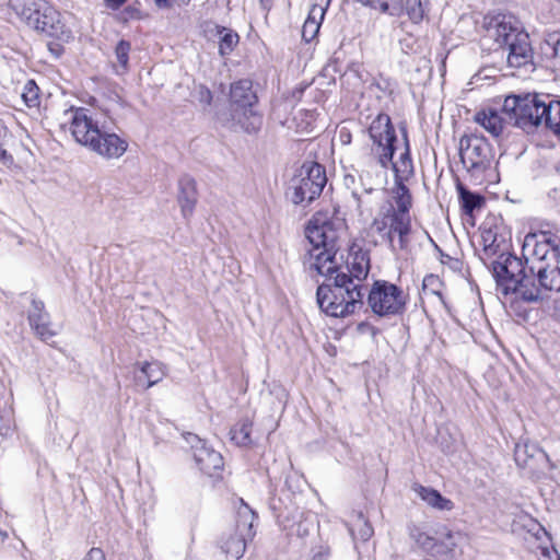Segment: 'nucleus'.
Returning <instances> with one entry per match:
<instances>
[{
	"mask_svg": "<svg viewBox=\"0 0 560 560\" xmlns=\"http://www.w3.org/2000/svg\"><path fill=\"white\" fill-rule=\"evenodd\" d=\"M349 278L353 283H359L364 280L370 271V258L366 253L359 252L352 256L351 261L347 262L346 267Z\"/></svg>",
	"mask_w": 560,
	"mask_h": 560,
	"instance_id": "nucleus-26",
	"label": "nucleus"
},
{
	"mask_svg": "<svg viewBox=\"0 0 560 560\" xmlns=\"http://www.w3.org/2000/svg\"><path fill=\"white\" fill-rule=\"evenodd\" d=\"M401 135L405 150L400 153L399 159L396 162L392 160L389 167H392L395 173V179L408 180L409 177L413 175V163L410 153L408 133L405 127L401 128Z\"/></svg>",
	"mask_w": 560,
	"mask_h": 560,
	"instance_id": "nucleus-23",
	"label": "nucleus"
},
{
	"mask_svg": "<svg viewBox=\"0 0 560 560\" xmlns=\"http://www.w3.org/2000/svg\"><path fill=\"white\" fill-rule=\"evenodd\" d=\"M326 183L323 165L316 162L305 163L300 174L291 180L288 196L294 205H310L320 196Z\"/></svg>",
	"mask_w": 560,
	"mask_h": 560,
	"instance_id": "nucleus-9",
	"label": "nucleus"
},
{
	"mask_svg": "<svg viewBox=\"0 0 560 560\" xmlns=\"http://www.w3.org/2000/svg\"><path fill=\"white\" fill-rule=\"evenodd\" d=\"M406 11L409 19L416 24L420 23L424 18V9L421 0H408Z\"/></svg>",
	"mask_w": 560,
	"mask_h": 560,
	"instance_id": "nucleus-38",
	"label": "nucleus"
},
{
	"mask_svg": "<svg viewBox=\"0 0 560 560\" xmlns=\"http://www.w3.org/2000/svg\"><path fill=\"white\" fill-rule=\"evenodd\" d=\"M514 459L518 467L535 469V463H548V455L536 444L517 443L514 448Z\"/></svg>",
	"mask_w": 560,
	"mask_h": 560,
	"instance_id": "nucleus-22",
	"label": "nucleus"
},
{
	"mask_svg": "<svg viewBox=\"0 0 560 560\" xmlns=\"http://www.w3.org/2000/svg\"><path fill=\"white\" fill-rule=\"evenodd\" d=\"M28 27L60 42L67 43L72 38V32L66 25L61 13L47 1L43 4Z\"/></svg>",
	"mask_w": 560,
	"mask_h": 560,
	"instance_id": "nucleus-13",
	"label": "nucleus"
},
{
	"mask_svg": "<svg viewBox=\"0 0 560 560\" xmlns=\"http://www.w3.org/2000/svg\"><path fill=\"white\" fill-rule=\"evenodd\" d=\"M38 92L39 89L33 80L25 83L22 92V98L28 107H35L38 105Z\"/></svg>",
	"mask_w": 560,
	"mask_h": 560,
	"instance_id": "nucleus-37",
	"label": "nucleus"
},
{
	"mask_svg": "<svg viewBox=\"0 0 560 560\" xmlns=\"http://www.w3.org/2000/svg\"><path fill=\"white\" fill-rule=\"evenodd\" d=\"M415 492L425 501L430 506L441 511H450L453 509V502L432 488H428L421 485H415Z\"/></svg>",
	"mask_w": 560,
	"mask_h": 560,
	"instance_id": "nucleus-27",
	"label": "nucleus"
},
{
	"mask_svg": "<svg viewBox=\"0 0 560 560\" xmlns=\"http://www.w3.org/2000/svg\"><path fill=\"white\" fill-rule=\"evenodd\" d=\"M553 555L556 556V560H560V556L558 555V552L555 549L550 550L549 548H542L541 549L542 558L539 560H551Z\"/></svg>",
	"mask_w": 560,
	"mask_h": 560,
	"instance_id": "nucleus-46",
	"label": "nucleus"
},
{
	"mask_svg": "<svg viewBox=\"0 0 560 560\" xmlns=\"http://www.w3.org/2000/svg\"><path fill=\"white\" fill-rule=\"evenodd\" d=\"M481 245L485 254L487 255H495L503 242V238L498 235V232L492 229H482L481 231Z\"/></svg>",
	"mask_w": 560,
	"mask_h": 560,
	"instance_id": "nucleus-36",
	"label": "nucleus"
},
{
	"mask_svg": "<svg viewBox=\"0 0 560 560\" xmlns=\"http://www.w3.org/2000/svg\"><path fill=\"white\" fill-rule=\"evenodd\" d=\"M260 1L264 4V7L267 8V4H266L265 0H260Z\"/></svg>",
	"mask_w": 560,
	"mask_h": 560,
	"instance_id": "nucleus-52",
	"label": "nucleus"
},
{
	"mask_svg": "<svg viewBox=\"0 0 560 560\" xmlns=\"http://www.w3.org/2000/svg\"><path fill=\"white\" fill-rule=\"evenodd\" d=\"M434 246L443 265L448 266L454 271H459L462 269L463 264L459 259L445 254L436 244H434Z\"/></svg>",
	"mask_w": 560,
	"mask_h": 560,
	"instance_id": "nucleus-41",
	"label": "nucleus"
},
{
	"mask_svg": "<svg viewBox=\"0 0 560 560\" xmlns=\"http://www.w3.org/2000/svg\"><path fill=\"white\" fill-rule=\"evenodd\" d=\"M46 0H8L9 7L27 26Z\"/></svg>",
	"mask_w": 560,
	"mask_h": 560,
	"instance_id": "nucleus-25",
	"label": "nucleus"
},
{
	"mask_svg": "<svg viewBox=\"0 0 560 560\" xmlns=\"http://www.w3.org/2000/svg\"><path fill=\"white\" fill-rule=\"evenodd\" d=\"M211 92L209 90H205L201 92V101H205L207 104H210L211 102Z\"/></svg>",
	"mask_w": 560,
	"mask_h": 560,
	"instance_id": "nucleus-51",
	"label": "nucleus"
},
{
	"mask_svg": "<svg viewBox=\"0 0 560 560\" xmlns=\"http://www.w3.org/2000/svg\"><path fill=\"white\" fill-rule=\"evenodd\" d=\"M505 47L509 49L508 62L511 67L520 68L533 60V49L526 32L516 33L515 37Z\"/></svg>",
	"mask_w": 560,
	"mask_h": 560,
	"instance_id": "nucleus-18",
	"label": "nucleus"
},
{
	"mask_svg": "<svg viewBox=\"0 0 560 560\" xmlns=\"http://www.w3.org/2000/svg\"><path fill=\"white\" fill-rule=\"evenodd\" d=\"M371 162L384 171L389 168L396 152L397 135L387 114L380 113L369 127Z\"/></svg>",
	"mask_w": 560,
	"mask_h": 560,
	"instance_id": "nucleus-8",
	"label": "nucleus"
},
{
	"mask_svg": "<svg viewBox=\"0 0 560 560\" xmlns=\"http://www.w3.org/2000/svg\"><path fill=\"white\" fill-rule=\"evenodd\" d=\"M183 217L189 219L195 210L198 201V192L196 182L192 177L184 175L178 180V197H177Z\"/></svg>",
	"mask_w": 560,
	"mask_h": 560,
	"instance_id": "nucleus-20",
	"label": "nucleus"
},
{
	"mask_svg": "<svg viewBox=\"0 0 560 560\" xmlns=\"http://www.w3.org/2000/svg\"><path fill=\"white\" fill-rule=\"evenodd\" d=\"M237 515L236 532L231 534L221 545L222 551L236 560L243 557L247 539L254 536L253 522L256 516L246 504L240 509Z\"/></svg>",
	"mask_w": 560,
	"mask_h": 560,
	"instance_id": "nucleus-14",
	"label": "nucleus"
},
{
	"mask_svg": "<svg viewBox=\"0 0 560 560\" xmlns=\"http://www.w3.org/2000/svg\"><path fill=\"white\" fill-rule=\"evenodd\" d=\"M372 229L385 241L393 252L404 250L409 245L411 215L394 211L389 203L382 208L372 222Z\"/></svg>",
	"mask_w": 560,
	"mask_h": 560,
	"instance_id": "nucleus-7",
	"label": "nucleus"
},
{
	"mask_svg": "<svg viewBox=\"0 0 560 560\" xmlns=\"http://www.w3.org/2000/svg\"><path fill=\"white\" fill-rule=\"evenodd\" d=\"M475 121L481 125L493 137L503 131V118L495 110H482L476 114Z\"/></svg>",
	"mask_w": 560,
	"mask_h": 560,
	"instance_id": "nucleus-31",
	"label": "nucleus"
},
{
	"mask_svg": "<svg viewBox=\"0 0 560 560\" xmlns=\"http://www.w3.org/2000/svg\"><path fill=\"white\" fill-rule=\"evenodd\" d=\"M258 102L250 80L231 84L230 106L232 119L247 133H256L262 126V115L254 109Z\"/></svg>",
	"mask_w": 560,
	"mask_h": 560,
	"instance_id": "nucleus-6",
	"label": "nucleus"
},
{
	"mask_svg": "<svg viewBox=\"0 0 560 560\" xmlns=\"http://www.w3.org/2000/svg\"><path fill=\"white\" fill-rule=\"evenodd\" d=\"M194 458L201 471L210 477H215L221 474L224 467L222 455L209 447L207 443H201V446H195Z\"/></svg>",
	"mask_w": 560,
	"mask_h": 560,
	"instance_id": "nucleus-19",
	"label": "nucleus"
},
{
	"mask_svg": "<svg viewBox=\"0 0 560 560\" xmlns=\"http://www.w3.org/2000/svg\"><path fill=\"white\" fill-rule=\"evenodd\" d=\"M205 32L209 39L218 40L219 55L221 57L231 55L240 42L238 34L225 26L212 24Z\"/></svg>",
	"mask_w": 560,
	"mask_h": 560,
	"instance_id": "nucleus-21",
	"label": "nucleus"
},
{
	"mask_svg": "<svg viewBox=\"0 0 560 560\" xmlns=\"http://www.w3.org/2000/svg\"><path fill=\"white\" fill-rule=\"evenodd\" d=\"M155 4L160 9L170 8L172 5L171 0H154Z\"/></svg>",
	"mask_w": 560,
	"mask_h": 560,
	"instance_id": "nucleus-50",
	"label": "nucleus"
},
{
	"mask_svg": "<svg viewBox=\"0 0 560 560\" xmlns=\"http://www.w3.org/2000/svg\"><path fill=\"white\" fill-rule=\"evenodd\" d=\"M69 112L70 131L78 143L106 159H118L127 151L128 143L113 131L112 119L84 107H71Z\"/></svg>",
	"mask_w": 560,
	"mask_h": 560,
	"instance_id": "nucleus-1",
	"label": "nucleus"
},
{
	"mask_svg": "<svg viewBox=\"0 0 560 560\" xmlns=\"http://www.w3.org/2000/svg\"><path fill=\"white\" fill-rule=\"evenodd\" d=\"M492 273L504 295L516 293L527 303H537L544 300V291L534 276L529 272L526 260L512 254H501L492 262Z\"/></svg>",
	"mask_w": 560,
	"mask_h": 560,
	"instance_id": "nucleus-4",
	"label": "nucleus"
},
{
	"mask_svg": "<svg viewBox=\"0 0 560 560\" xmlns=\"http://www.w3.org/2000/svg\"><path fill=\"white\" fill-rule=\"evenodd\" d=\"M522 254L544 292H560V238L550 232L528 233Z\"/></svg>",
	"mask_w": 560,
	"mask_h": 560,
	"instance_id": "nucleus-2",
	"label": "nucleus"
},
{
	"mask_svg": "<svg viewBox=\"0 0 560 560\" xmlns=\"http://www.w3.org/2000/svg\"><path fill=\"white\" fill-rule=\"evenodd\" d=\"M131 50V44L128 40L120 39L115 48V55L118 63L126 70L129 61V52Z\"/></svg>",
	"mask_w": 560,
	"mask_h": 560,
	"instance_id": "nucleus-39",
	"label": "nucleus"
},
{
	"mask_svg": "<svg viewBox=\"0 0 560 560\" xmlns=\"http://www.w3.org/2000/svg\"><path fill=\"white\" fill-rule=\"evenodd\" d=\"M165 374V366L161 362H143L140 365L139 373L136 374V382L139 385H144V388H150L161 382Z\"/></svg>",
	"mask_w": 560,
	"mask_h": 560,
	"instance_id": "nucleus-24",
	"label": "nucleus"
},
{
	"mask_svg": "<svg viewBox=\"0 0 560 560\" xmlns=\"http://www.w3.org/2000/svg\"><path fill=\"white\" fill-rule=\"evenodd\" d=\"M127 0H105L106 5L113 10L120 8Z\"/></svg>",
	"mask_w": 560,
	"mask_h": 560,
	"instance_id": "nucleus-48",
	"label": "nucleus"
},
{
	"mask_svg": "<svg viewBox=\"0 0 560 560\" xmlns=\"http://www.w3.org/2000/svg\"><path fill=\"white\" fill-rule=\"evenodd\" d=\"M406 295L394 283L376 280L368 295V304L378 316L400 315L406 308Z\"/></svg>",
	"mask_w": 560,
	"mask_h": 560,
	"instance_id": "nucleus-11",
	"label": "nucleus"
},
{
	"mask_svg": "<svg viewBox=\"0 0 560 560\" xmlns=\"http://www.w3.org/2000/svg\"><path fill=\"white\" fill-rule=\"evenodd\" d=\"M372 84L384 94L392 95L394 92V83L392 82V80L384 78L382 75H380L378 79H375Z\"/></svg>",
	"mask_w": 560,
	"mask_h": 560,
	"instance_id": "nucleus-43",
	"label": "nucleus"
},
{
	"mask_svg": "<svg viewBox=\"0 0 560 560\" xmlns=\"http://www.w3.org/2000/svg\"><path fill=\"white\" fill-rule=\"evenodd\" d=\"M11 135L4 124L0 120V161L4 164L12 162V156L7 152L4 147L8 144Z\"/></svg>",
	"mask_w": 560,
	"mask_h": 560,
	"instance_id": "nucleus-40",
	"label": "nucleus"
},
{
	"mask_svg": "<svg viewBox=\"0 0 560 560\" xmlns=\"http://www.w3.org/2000/svg\"><path fill=\"white\" fill-rule=\"evenodd\" d=\"M459 156L471 176H480L491 166L493 152L490 143L481 136H463L459 140Z\"/></svg>",
	"mask_w": 560,
	"mask_h": 560,
	"instance_id": "nucleus-12",
	"label": "nucleus"
},
{
	"mask_svg": "<svg viewBox=\"0 0 560 560\" xmlns=\"http://www.w3.org/2000/svg\"><path fill=\"white\" fill-rule=\"evenodd\" d=\"M402 179H395V186L393 188V198L395 200L394 211L410 215V209L412 207V197L409 188L404 184Z\"/></svg>",
	"mask_w": 560,
	"mask_h": 560,
	"instance_id": "nucleus-29",
	"label": "nucleus"
},
{
	"mask_svg": "<svg viewBox=\"0 0 560 560\" xmlns=\"http://www.w3.org/2000/svg\"><path fill=\"white\" fill-rule=\"evenodd\" d=\"M253 423L249 419L240 420L231 430V440L238 446H249L252 444L250 433Z\"/></svg>",
	"mask_w": 560,
	"mask_h": 560,
	"instance_id": "nucleus-34",
	"label": "nucleus"
},
{
	"mask_svg": "<svg viewBox=\"0 0 560 560\" xmlns=\"http://www.w3.org/2000/svg\"><path fill=\"white\" fill-rule=\"evenodd\" d=\"M436 283H439V278L433 275H429L424 277L422 285L423 289L427 290L429 287H433Z\"/></svg>",
	"mask_w": 560,
	"mask_h": 560,
	"instance_id": "nucleus-47",
	"label": "nucleus"
},
{
	"mask_svg": "<svg viewBox=\"0 0 560 560\" xmlns=\"http://www.w3.org/2000/svg\"><path fill=\"white\" fill-rule=\"evenodd\" d=\"M305 234L312 247L304 256V267L329 280L338 272H343L336 262L338 232L334 222L316 214L310 220Z\"/></svg>",
	"mask_w": 560,
	"mask_h": 560,
	"instance_id": "nucleus-3",
	"label": "nucleus"
},
{
	"mask_svg": "<svg viewBox=\"0 0 560 560\" xmlns=\"http://www.w3.org/2000/svg\"><path fill=\"white\" fill-rule=\"evenodd\" d=\"M359 521L361 522L358 535L361 540L366 541L373 535V527L371 524L363 518L362 513L359 514Z\"/></svg>",
	"mask_w": 560,
	"mask_h": 560,
	"instance_id": "nucleus-42",
	"label": "nucleus"
},
{
	"mask_svg": "<svg viewBox=\"0 0 560 560\" xmlns=\"http://www.w3.org/2000/svg\"><path fill=\"white\" fill-rule=\"evenodd\" d=\"M26 314L28 325L38 339L46 342L57 335L43 301L33 298Z\"/></svg>",
	"mask_w": 560,
	"mask_h": 560,
	"instance_id": "nucleus-17",
	"label": "nucleus"
},
{
	"mask_svg": "<svg viewBox=\"0 0 560 560\" xmlns=\"http://www.w3.org/2000/svg\"><path fill=\"white\" fill-rule=\"evenodd\" d=\"M487 36L493 38L499 47H505L515 37L516 33L523 31V25L512 14H497L486 18L485 23Z\"/></svg>",
	"mask_w": 560,
	"mask_h": 560,
	"instance_id": "nucleus-16",
	"label": "nucleus"
},
{
	"mask_svg": "<svg viewBox=\"0 0 560 560\" xmlns=\"http://www.w3.org/2000/svg\"><path fill=\"white\" fill-rule=\"evenodd\" d=\"M409 535L423 550L432 552L439 546L444 550H436V553L443 555L452 552L457 546V539L460 537L459 533H453L444 525L435 529L434 536L427 534L419 526L412 525L409 527Z\"/></svg>",
	"mask_w": 560,
	"mask_h": 560,
	"instance_id": "nucleus-15",
	"label": "nucleus"
},
{
	"mask_svg": "<svg viewBox=\"0 0 560 560\" xmlns=\"http://www.w3.org/2000/svg\"><path fill=\"white\" fill-rule=\"evenodd\" d=\"M83 560H106V557L101 548L93 547L88 551Z\"/></svg>",
	"mask_w": 560,
	"mask_h": 560,
	"instance_id": "nucleus-44",
	"label": "nucleus"
},
{
	"mask_svg": "<svg viewBox=\"0 0 560 560\" xmlns=\"http://www.w3.org/2000/svg\"><path fill=\"white\" fill-rule=\"evenodd\" d=\"M462 208L466 214H472L477 209H480L485 203V198L479 194L471 192L462 184L457 186Z\"/></svg>",
	"mask_w": 560,
	"mask_h": 560,
	"instance_id": "nucleus-33",
	"label": "nucleus"
},
{
	"mask_svg": "<svg viewBox=\"0 0 560 560\" xmlns=\"http://www.w3.org/2000/svg\"><path fill=\"white\" fill-rule=\"evenodd\" d=\"M360 178V187L357 184V178L354 174L348 173L343 176V185L347 189L351 190V196L357 202L358 210L361 209L363 200L362 194H372L375 191L372 183H366L363 178V172L359 175Z\"/></svg>",
	"mask_w": 560,
	"mask_h": 560,
	"instance_id": "nucleus-28",
	"label": "nucleus"
},
{
	"mask_svg": "<svg viewBox=\"0 0 560 560\" xmlns=\"http://www.w3.org/2000/svg\"><path fill=\"white\" fill-rule=\"evenodd\" d=\"M552 130L556 135H560V101L546 100L545 107L541 112V124Z\"/></svg>",
	"mask_w": 560,
	"mask_h": 560,
	"instance_id": "nucleus-32",
	"label": "nucleus"
},
{
	"mask_svg": "<svg viewBox=\"0 0 560 560\" xmlns=\"http://www.w3.org/2000/svg\"><path fill=\"white\" fill-rule=\"evenodd\" d=\"M548 98L549 95L537 93L510 95L505 97L502 110L522 129L537 127L541 125V112Z\"/></svg>",
	"mask_w": 560,
	"mask_h": 560,
	"instance_id": "nucleus-10",
	"label": "nucleus"
},
{
	"mask_svg": "<svg viewBox=\"0 0 560 560\" xmlns=\"http://www.w3.org/2000/svg\"><path fill=\"white\" fill-rule=\"evenodd\" d=\"M325 10L320 7L313 5L307 19L305 20L302 27V37L306 43L312 42L320 27V23L324 19Z\"/></svg>",
	"mask_w": 560,
	"mask_h": 560,
	"instance_id": "nucleus-30",
	"label": "nucleus"
},
{
	"mask_svg": "<svg viewBox=\"0 0 560 560\" xmlns=\"http://www.w3.org/2000/svg\"><path fill=\"white\" fill-rule=\"evenodd\" d=\"M327 552L320 550L315 552L311 560H327Z\"/></svg>",
	"mask_w": 560,
	"mask_h": 560,
	"instance_id": "nucleus-49",
	"label": "nucleus"
},
{
	"mask_svg": "<svg viewBox=\"0 0 560 560\" xmlns=\"http://www.w3.org/2000/svg\"><path fill=\"white\" fill-rule=\"evenodd\" d=\"M539 48L546 59H560V32L547 33Z\"/></svg>",
	"mask_w": 560,
	"mask_h": 560,
	"instance_id": "nucleus-35",
	"label": "nucleus"
},
{
	"mask_svg": "<svg viewBox=\"0 0 560 560\" xmlns=\"http://www.w3.org/2000/svg\"><path fill=\"white\" fill-rule=\"evenodd\" d=\"M331 279L332 284L323 283L316 291L317 304L325 314L345 317L363 305L364 293L361 284L353 283L346 272H338Z\"/></svg>",
	"mask_w": 560,
	"mask_h": 560,
	"instance_id": "nucleus-5",
	"label": "nucleus"
},
{
	"mask_svg": "<svg viewBox=\"0 0 560 560\" xmlns=\"http://www.w3.org/2000/svg\"><path fill=\"white\" fill-rule=\"evenodd\" d=\"M184 438L185 440L187 441V443L190 444L191 448L195 451V446H201V443H206V441L201 440L198 435L194 434V433H186L184 434Z\"/></svg>",
	"mask_w": 560,
	"mask_h": 560,
	"instance_id": "nucleus-45",
	"label": "nucleus"
}]
</instances>
